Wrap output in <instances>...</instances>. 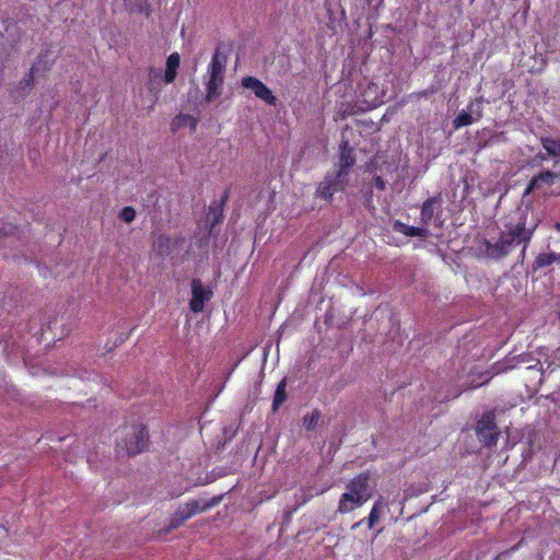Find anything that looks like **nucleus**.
I'll return each mask as SVG.
<instances>
[{"instance_id":"obj_1","label":"nucleus","mask_w":560,"mask_h":560,"mask_svg":"<svg viewBox=\"0 0 560 560\" xmlns=\"http://www.w3.org/2000/svg\"><path fill=\"white\" fill-rule=\"evenodd\" d=\"M540 223V219L529 207H517L511 210L503 223L504 230L495 243L482 238L478 245L479 256L493 260L506 257L513 248L523 245L521 255L524 257L527 247Z\"/></svg>"},{"instance_id":"obj_2","label":"nucleus","mask_w":560,"mask_h":560,"mask_svg":"<svg viewBox=\"0 0 560 560\" xmlns=\"http://www.w3.org/2000/svg\"><path fill=\"white\" fill-rule=\"evenodd\" d=\"M371 472L362 471L346 483V492L339 500L337 512L341 515L349 514L361 508L372 498Z\"/></svg>"},{"instance_id":"obj_3","label":"nucleus","mask_w":560,"mask_h":560,"mask_svg":"<svg viewBox=\"0 0 560 560\" xmlns=\"http://www.w3.org/2000/svg\"><path fill=\"white\" fill-rule=\"evenodd\" d=\"M149 442V431L145 425H125L121 440L117 442V446L124 448L129 456H135L144 452Z\"/></svg>"},{"instance_id":"obj_4","label":"nucleus","mask_w":560,"mask_h":560,"mask_svg":"<svg viewBox=\"0 0 560 560\" xmlns=\"http://www.w3.org/2000/svg\"><path fill=\"white\" fill-rule=\"evenodd\" d=\"M476 435L478 440L487 446L497 444L500 431L498 430L493 411L483 413L478 420L476 425Z\"/></svg>"},{"instance_id":"obj_5","label":"nucleus","mask_w":560,"mask_h":560,"mask_svg":"<svg viewBox=\"0 0 560 560\" xmlns=\"http://www.w3.org/2000/svg\"><path fill=\"white\" fill-rule=\"evenodd\" d=\"M241 84L244 89L250 90L257 98L264 101L267 105L276 106L277 97L258 78L253 75L244 77L242 78Z\"/></svg>"},{"instance_id":"obj_6","label":"nucleus","mask_w":560,"mask_h":560,"mask_svg":"<svg viewBox=\"0 0 560 560\" xmlns=\"http://www.w3.org/2000/svg\"><path fill=\"white\" fill-rule=\"evenodd\" d=\"M346 185V178L338 177V174L335 176L327 174L317 186L316 197L325 201H330L336 192L345 190Z\"/></svg>"},{"instance_id":"obj_7","label":"nucleus","mask_w":560,"mask_h":560,"mask_svg":"<svg viewBox=\"0 0 560 560\" xmlns=\"http://www.w3.org/2000/svg\"><path fill=\"white\" fill-rule=\"evenodd\" d=\"M212 296V292L203 288L199 279H192L191 281V300L189 307L194 313H200L203 311L205 303Z\"/></svg>"},{"instance_id":"obj_8","label":"nucleus","mask_w":560,"mask_h":560,"mask_svg":"<svg viewBox=\"0 0 560 560\" xmlns=\"http://www.w3.org/2000/svg\"><path fill=\"white\" fill-rule=\"evenodd\" d=\"M482 98H476L475 102H471L468 106V109L471 114L463 110L460 112L453 120L454 129L458 130L463 127L469 126L474 122V120H479L482 117V109L480 108V103Z\"/></svg>"},{"instance_id":"obj_9","label":"nucleus","mask_w":560,"mask_h":560,"mask_svg":"<svg viewBox=\"0 0 560 560\" xmlns=\"http://www.w3.org/2000/svg\"><path fill=\"white\" fill-rule=\"evenodd\" d=\"M354 163L355 156L353 149L350 147L347 140H342L340 143L339 170L337 172L338 177H343L347 179L349 170L354 165Z\"/></svg>"},{"instance_id":"obj_10","label":"nucleus","mask_w":560,"mask_h":560,"mask_svg":"<svg viewBox=\"0 0 560 560\" xmlns=\"http://www.w3.org/2000/svg\"><path fill=\"white\" fill-rule=\"evenodd\" d=\"M559 177L560 174L552 172L550 170L540 171L539 173L532 177V179L527 184V187L524 190L523 197L528 196L535 189L539 188L542 184L548 186L553 185Z\"/></svg>"},{"instance_id":"obj_11","label":"nucleus","mask_w":560,"mask_h":560,"mask_svg":"<svg viewBox=\"0 0 560 560\" xmlns=\"http://www.w3.org/2000/svg\"><path fill=\"white\" fill-rule=\"evenodd\" d=\"M180 65V56L178 52H172L166 59V67L163 74L165 84H171L177 77V71Z\"/></svg>"},{"instance_id":"obj_12","label":"nucleus","mask_w":560,"mask_h":560,"mask_svg":"<svg viewBox=\"0 0 560 560\" xmlns=\"http://www.w3.org/2000/svg\"><path fill=\"white\" fill-rule=\"evenodd\" d=\"M541 147L547 152V155L553 160V167L560 165V139L550 137L540 138Z\"/></svg>"},{"instance_id":"obj_13","label":"nucleus","mask_w":560,"mask_h":560,"mask_svg":"<svg viewBox=\"0 0 560 560\" xmlns=\"http://www.w3.org/2000/svg\"><path fill=\"white\" fill-rule=\"evenodd\" d=\"M362 102L368 108H374L382 103V98L378 95V85L370 82L366 88L361 92Z\"/></svg>"},{"instance_id":"obj_14","label":"nucleus","mask_w":560,"mask_h":560,"mask_svg":"<svg viewBox=\"0 0 560 560\" xmlns=\"http://www.w3.org/2000/svg\"><path fill=\"white\" fill-rule=\"evenodd\" d=\"M223 495H217L211 498L208 501H198V500H191L188 503V506L190 509V513L194 515L206 512L213 506L218 505L222 501Z\"/></svg>"},{"instance_id":"obj_15","label":"nucleus","mask_w":560,"mask_h":560,"mask_svg":"<svg viewBox=\"0 0 560 560\" xmlns=\"http://www.w3.org/2000/svg\"><path fill=\"white\" fill-rule=\"evenodd\" d=\"M163 83L164 80L161 70L151 67L148 71V90L156 97L158 94L161 92Z\"/></svg>"},{"instance_id":"obj_16","label":"nucleus","mask_w":560,"mask_h":560,"mask_svg":"<svg viewBox=\"0 0 560 560\" xmlns=\"http://www.w3.org/2000/svg\"><path fill=\"white\" fill-rule=\"evenodd\" d=\"M393 228H394V231L399 232V233H401L406 236H410V237H424L428 234V231L425 228L408 225L398 220L394 222Z\"/></svg>"},{"instance_id":"obj_17","label":"nucleus","mask_w":560,"mask_h":560,"mask_svg":"<svg viewBox=\"0 0 560 560\" xmlns=\"http://www.w3.org/2000/svg\"><path fill=\"white\" fill-rule=\"evenodd\" d=\"M560 264V255L557 253H541L539 254L534 262H533V271H537L539 269L547 268L552 264Z\"/></svg>"},{"instance_id":"obj_18","label":"nucleus","mask_w":560,"mask_h":560,"mask_svg":"<svg viewBox=\"0 0 560 560\" xmlns=\"http://www.w3.org/2000/svg\"><path fill=\"white\" fill-rule=\"evenodd\" d=\"M438 203V197H429L421 206L420 219L423 225H429Z\"/></svg>"},{"instance_id":"obj_19","label":"nucleus","mask_w":560,"mask_h":560,"mask_svg":"<svg viewBox=\"0 0 560 560\" xmlns=\"http://www.w3.org/2000/svg\"><path fill=\"white\" fill-rule=\"evenodd\" d=\"M223 78H210L206 83V102H211L221 95Z\"/></svg>"},{"instance_id":"obj_20","label":"nucleus","mask_w":560,"mask_h":560,"mask_svg":"<svg viewBox=\"0 0 560 560\" xmlns=\"http://www.w3.org/2000/svg\"><path fill=\"white\" fill-rule=\"evenodd\" d=\"M197 124L198 120L194 116L188 114H179L172 121V130L176 131L180 127L189 126L190 130L195 131Z\"/></svg>"},{"instance_id":"obj_21","label":"nucleus","mask_w":560,"mask_h":560,"mask_svg":"<svg viewBox=\"0 0 560 560\" xmlns=\"http://www.w3.org/2000/svg\"><path fill=\"white\" fill-rule=\"evenodd\" d=\"M171 238L166 235H159L153 242V250L161 257H164L171 252Z\"/></svg>"},{"instance_id":"obj_22","label":"nucleus","mask_w":560,"mask_h":560,"mask_svg":"<svg viewBox=\"0 0 560 560\" xmlns=\"http://www.w3.org/2000/svg\"><path fill=\"white\" fill-rule=\"evenodd\" d=\"M285 388H287V380L283 378L277 385V388H276V392L273 395V400H272V410L273 411H277L280 408V406L285 401V399H287V389Z\"/></svg>"},{"instance_id":"obj_23","label":"nucleus","mask_w":560,"mask_h":560,"mask_svg":"<svg viewBox=\"0 0 560 560\" xmlns=\"http://www.w3.org/2000/svg\"><path fill=\"white\" fill-rule=\"evenodd\" d=\"M224 65L219 58V54L215 52L208 67V73L210 78H223Z\"/></svg>"},{"instance_id":"obj_24","label":"nucleus","mask_w":560,"mask_h":560,"mask_svg":"<svg viewBox=\"0 0 560 560\" xmlns=\"http://www.w3.org/2000/svg\"><path fill=\"white\" fill-rule=\"evenodd\" d=\"M380 515H381V513H377L375 509H371L369 516L366 518H362V520L355 522L351 526V529L354 530V529L359 528L360 526H362L363 524H366V526L369 528H373L378 523Z\"/></svg>"},{"instance_id":"obj_25","label":"nucleus","mask_w":560,"mask_h":560,"mask_svg":"<svg viewBox=\"0 0 560 560\" xmlns=\"http://www.w3.org/2000/svg\"><path fill=\"white\" fill-rule=\"evenodd\" d=\"M322 417V412L318 409H314L311 413L303 417V424L307 431L314 430Z\"/></svg>"},{"instance_id":"obj_26","label":"nucleus","mask_w":560,"mask_h":560,"mask_svg":"<svg viewBox=\"0 0 560 560\" xmlns=\"http://www.w3.org/2000/svg\"><path fill=\"white\" fill-rule=\"evenodd\" d=\"M42 63V57L32 66L30 73L25 75L21 81L20 85L22 89H31L34 83V74L39 70V65Z\"/></svg>"},{"instance_id":"obj_27","label":"nucleus","mask_w":560,"mask_h":560,"mask_svg":"<svg viewBox=\"0 0 560 560\" xmlns=\"http://www.w3.org/2000/svg\"><path fill=\"white\" fill-rule=\"evenodd\" d=\"M229 198H230V189L226 188L221 196L220 203L218 206L219 210H218V212H215L213 214L212 225H215L222 221L223 208H224L225 203L228 202Z\"/></svg>"},{"instance_id":"obj_28","label":"nucleus","mask_w":560,"mask_h":560,"mask_svg":"<svg viewBox=\"0 0 560 560\" xmlns=\"http://www.w3.org/2000/svg\"><path fill=\"white\" fill-rule=\"evenodd\" d=\"M119 219L126 223H131L136 219V210L132 207H125L118 214Z\"/></svg>"},{"instance_id":"obj_29","label":"nucleus","mask_w":560,"mask_h":560,"mask_svg":"<svg viewBox=\"0 0 560 560\" xmlns=\"http://www.w3.org/2000/svg\"><path fill=\"white\" fill-rule=\"evenodd\" d=\"M354 106L352 105H343L341 104L340 107L338 108V110L336 112V115H335V120H339V119H345L347 118L348 116H351L354 114Z\"/></svg>"},{"instance_id":"obj_30","label":"nucleus","mask_w":560,"mask_h":560,"mask_svg":"<svg viewBox=\"0 0 560 560\" xmlns=\"http://www.w3.org/2000/svg\"><path fill=\"white\" fill-rule=\"evenodd\" d=\"M434 92H435L434 86H430V88H428L425 90L412 93L411 96H415L417 98H422V97L427 98L430 95H432Z\"/></svg>"},{"instance_id":"obj_31","label":"nucleus","mask_w":560,"mask_h":560,"mask_svg":"<svg viewBox=\"0 0 560 560\" xmlns=\"http://www.w3.org/2000/svg\"><path fill=\"white\" fill-rule=\"evenodd\" d=\"M176 513L178 514V516H182L184 518V521L186 522L187 520H189L190 517H192V514L190 513V509L188 506V503H186L184 506H180Z\"/></svg>"},{"instance_id":"obj_32","label":"nucleus","mask_w":560,"mask_h":560,"mask_svg":"<svg viewBox=\"0 0 560 560\" xmlns=\"http://www.w3.org/2000/svg\"><path fill=\"white\" fill-rule=\"evenodd\" d=\"M176 513L178 514V516H182L184 518V521L186 522L187 520H189L190 517H192V514L190 513V509L188 506V503H186L184 506H180Z\"/></svg>"},{"instance_id":"obj_33","label":"nucleus","mask_w":560,"mask_h":560,"mask_svg":"<svg viewBox=\"0 0 560 560\" xmlns=\"http://www.w3.org/2000/svg\"><path fill=\"white\" fill-rule=\"evenodd\" d=\"M184 523H185L184 518L182 516H178V514L175 512L173 517L171 518L170 527L177 528V527L182 526Z\"/></svg>"},{"instance_id":"obj_34","label":"nucleus","mask_w":560,"mask_h":560,"mask_svg":"<svg viewBox=\"0 0 560 560\" xmlns=\"http://www.w3.org/2000/svg\"><path fill=\"white\" fill-rule=\"evenodd\" d=\"M374 185L378 190L385 189V180L381 176L374 177Z\"/></svg>"},{"instance_id":"obj_35","label":"nucleus","mask_w":560,"mask_h":560,"mask_svg":"<svg viewBox=\"0 0 560 560\" xmlns=\"http://www.w3.org/2000/svg\"><path fill=\"white\" fill-rule=\"evenodd\" d=\"M382 508H383V501H382V498H380V499H377V500L374 502V504H373L372 509H375L377 513H381Z\"/></svg>"},{"instance_id":"obj_36","label":"nucleus","mask_w":560,"mask_h":560,"mask_svg":"<svg viewBox=\"0 0 560 560\" xmlns=\"http://www.w3.org/2000/svg\"><path fill=\"white\" fill-rule=\"evenodd\" d=\"M535 160L541 162L546 160V156L542 153H538L536 154Z\"/></svg>"},{"instance_id":"obj_37","label":"nucleus","mask_w":560,"mask_h":560,"mask_svg":"<svg viewBox=\"0 0 560 560\" xmlns=\"http://www.w3.org/2000/svg\"><path fill=\"white\" fill-rule=\"evenodd\" d=\"M553 230H556L557 232H560V222H556L552 224L551 226Z\"/></svg>"},{"instance_id":"obj_38","label":"nucleus","mask_w":560,"mask_h":560,"mask_svg":"<svg viewBox=\"0 0 560 560\" xmlns=\"http://www.w3.org/2000/svg\"><path fill=\"white\" fill-rule=\"evenodd\" d=\"M518 546H520V544H517V545L513 546V547L511 548V550H510V551H516V550H517V548H518Z\"/></svg>"}]
</instances>
